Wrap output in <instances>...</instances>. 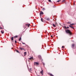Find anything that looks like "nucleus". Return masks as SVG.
Here are the masks:
<instances>
[{
	"label": "nucleus",
	"mask_w": 76,
	"mask_h": 76,
	"mask_svg": "<svg viewBox=\"0 0 76 76\" xmlns=\"http://www.w3.org/2000/svg\"><path fill=\"white\" fill-rule=\"evenodd\" d=\"M66 32L67 34H69V35H72V33L71 31L69 29H67L66 30Z\"/></svg>",
	"instance_id": "f257e3e1"
},
{
	"label": "nucleus",
	"mask_w": 76,
	"mask_h": 76,
	"mask_svg": "<svg viewBox=\"0 0 76 76\" xmlns=\"http://www.w3.org/2000/svg\"><path fill=\"white\" fill-rule=\"evenodd\" d=\"M19 49H20L21 50H24L25 51H26V50L24 48H19Z\"/></svg>",
	"instance_id": "f03ea898"
},
{
	"label": "nucleus",
	"mask_w": 76,
	"mask_h": 76,
	"mask_svg": "<svg viewBox=\"0 0 76 76\" xmlns=\"http://www.w3.org/2000/svg\"><path fill=\"white\" fill-rule=\"evenodd\" d=\"M34 64L35 65H39V63H38L37 62H35L34 63Z\"/></svg>",
	"instance_id": "7ed1b4c3"
},
{
	"label": "nucleus",
	"mask_w": 76,
	"mask_h": 76,
	"mask_svg": "<svg viewBox=\"0 0 76 76\" xmlns=\"http://www.w3.org/2000/svg\"><path fill=\"white\" fill-rule=\"evenodd\" d=\"M48 75H49V76H54V75L52 74H51L50 73H48Z\"/></svg>",
	"instance_id": "20e7f679"
},
{
	"label": "nucleus",
	"mask_w": 76,
	"mask_h": 76,
	"mask_svg": "<svg viewBox=\"0 0 76 76\" xmlns=\"http://www.w3.org/2000/svg\"><path fill=\"white\" fill-rule=\"evenodd\" d=\"M69 27H70V28H72V29H74V27L71 25H69Z\"/></svg>",
	"instance_id": "39448f33"
},
{
	"label": "nucleus",
	"mask_w": 76,
	"mask_h": 76,
	"mask_svg": "<svg viewBox=\"0 0 76 76\" xmlns=\"http://www.w3.org/2000/svg\"><path fill=\"white\" fill-rule=\"evenodd\" d=\"M43 14H44V13L42 12L41 11L40 13V15L41 16V15H43Z\"/></svg>",
	"instance_id": "423d86ee"
},
{
	"label": "nucleus",
	"mask_w": 76,
	"mask_h": 76,
	"mask_svg": "<svg viewBox=\"0 0 76 76\" xmlns=\"http://www.w3.org/2000/svg\"><path fill=\"white\" fill-rule=\"evenodd\" d=\"M1 32L2 34H4V30H2L1 31Z\"/></svg>",
	"instance_id": "0eeeda50"
},
{
	"label": "nucleus",
	"mask_w": 76,
	"mask_h": 76,
	"mask_svg": "<svg viewBox=\"0 0 76 76\" xmlns=\"http://www.w3.org/2000/svg\"><path fill=\"white\" fill-rule=\"evenodd\" d=\"M40 73L42 74V75H43V70H42V71L40 72Z\"/></svg>",
	"instance_id": "6e6552de"
},
{
	"label": "nucleus",
	"mask_w": 76,
	"mask_h": 76,
	"mask_svg": "<svg viewBox=\"0 0 76 76\" xmlns=\"http://www.w3.org/2000/svg\"><path fill=\"white\" fill-rule=\"evenodd\" d=\"M38 57L39 58V59H41V56L40 55H39L38 56Z\"/></svg>",
	"instance_id": "1a4fd4ad"
},
{
	"label": "nucleus",
	"mask_w": 76,
	"mask_h": 76,
	"mask_svg": "<svg viewBox=\"0 0 76 76\" xmlns=\"http://www.w3.org/2000/svg\"><path fill=\"white\" fill-rule=\"evenodd\" d=\"M64 28H65V29H68V28H69V27H66V26H64Z\"/></svg>",
	"instance_id": "9d476101"
},
{
	"label": "nucleus",
	"mask_w": 76,
	"mask_h": 76,
	"mask_svg": "<svg viewBox=\"0 0 76 76\" xmlns=\"http://www.w3.org/2000/svg\"><path fill=\"white\" fill-rule=\"evenodd\" d=\"M34 58H33V57H31L30 58H29V60H33Z\"/></svg>",
	"instance_id": "9b49d317"
},
{
	"label": "nucleus",
	"mask_w": 76,
	"mask_h": 76,
	"mask_svg": "<svg viewBox=\"0 0 76 76\" xmlns=\"http://www.w3.org/2000/svg\"><path fill=\"white\" fill-rule=\"evenodd\" d=\"M18 36H15L14 37V38H18Z\"/></svg>",
	"instance_id": "f8f14e48"
},
{
	"label": "nucleus",
	"mask_w": 76,
	"mask_h": 76,
	"mask_svg": "<svg viewBox=\"0 0 76 76\" xmlns=\"http://www.w3.org/2000/svg\"><path fill=\"white\" fill-rule=\"evenodd\" d=\"M53 27H56V26L54 24H53Z\"/></svg>",
	"instance_id": "ddd939ff"
},
{
	"label": "nucleus",
	"mask_w": 76,
	"mask_h": 76,
	"mask_svg": "<svg viewBox=\"0 0 76 76\" xmlns=\"http://www.w3.org/2000/svg\"><path fill=\"white\" fill-rule=\"evenodd\" d=\"M26 26H28V27H29V24H26Z\"/></svg>",
	"instance_id": "4468645a"
},
{
	"label": "nucleus",
	"mask_w": 76,
	"mask_h": 76,
	"mask_svg": "<svg viewBox=\"0 0 76 76\" xmlns=\"http://www.w3.org/2000/svg\"><path fill=\"white\" fill-rule=\"evenodd\" d=\"M42 10H43V11H44V10H45V9L44 8H43Z\"/></svg>",
	"instance_id": "2eb2a0df"
},
{
	"label": "nucleus",
	"mask_w": 76,
	"mask_h": 76,
	"mask_svg": "<svg viewBox=\"0 0 76 76\" xmlns=\"http://www.w3.org/2000/svg\"><path fill=\"white\" fill-rule=\"evenodd\" d=\"M16 52H17V53H19V51L17 50H16Z\"/></svg>",
	"instance_id": "dca6fc26"
},
{
	"label": "nucleus",
	"mask_w": 76,
	"mask_h": 76,
	"mask_svg": "<svg viewBox=\"0 0 76 76\" xmlns=\"http://www.w3.org/2000/svg\"><path fill=\"white\" fill-rule=\"evenodd\" d=\"M24 56H26V52H25L24 53Z\"/></svg>",
	"instance_id": "f3484780"
},
{
	"label": "nucleus",
	"mask_w": 76,
	"mask_h": 76,
	"mask_svg": "<svg viewBox=\"0 0 76 76\" xmlns=\"http://www.w3.org/2000/svg\"><path fill=\"white\" fill-rule=\"evenodd\" d=\"M60 1H61V0H59L58 1H57V2H58V3H59V2H60Z\"/></svg>",
	"instance_id": "a211bd4d"
},
{
	"label": "nucleus",
	"mask_w": 76,
	"mask_h": 76,
	"mask_svg": "<svg viewBox=\"0 0 76 76\" xmlns=\"http://www.w3.org/2000/svg\"><path fill=\"white\" fill-rule=\"evenodd\" d=\"M72 47H75V44H73L72 45Z\"/></svg>",
	"instance_id": "6ab92c4d"
},
{
	"label": "nucleus",
	"mask_w": 76,
	"mask_h": 76,
	"mask_svg": "<svg viewBox=\"0 0 76 76\" xmlns=\"http://www.w3.org/2000/svg\"><path fill=\"white\" fill-rule=\"evenodd\" d=\"M47 20H50V18H48L46 19Z\"/></svg>",
	"instance_id": "aec40b11"
},
{
	"label": "nucleus",
	"mask_w": 76,
	"mask_h": 76,
	"mask_svg": "<svg viewBox=\"0 0 76 76\" xmlns=\"http://www.w3.org/2000/svg\"><path fill=\"white\" fill-rule=\"evenodd\" d=\"M43 20V19L42 18H41V20L42 22H44L43 21V20Z\"/></svg>",
	"instance_id": "412c9836"
},
{
	"label": "nucleus",
	"mask_w": 76,
	"mask_h": 76,
	"mask_svg": "<svg viewBox=\"0 0 76 76\" xmlns=\"http://www.w3.org/2000/svg\"><path fill=\"white\" fill-rule=\"evenodd\" d=\"M11 40H12V41H13V37L11 38Z\"/></svg>",
	"instance_id": "4be33fe9"
},
{
	"label": "nucleus",
	"mask_w": 76,
	"mask_h": 76,
	"mask_svg": "<svg viewBox=\"0 0 76 76\" xmlns=\"http://www.w3.org/2000/svg\"><path fill=\"white\" fill-rule=\"evenodd\" d=\"M21 37H20L19 39V41H20V40H21Z\"/></svg>",
	"instance_id": "5701e85b"
},
{
	"label": "nucleus",
	"mask_w": 76,
	"mask_h": 76,
	"mask_svg": "<svg viewBox=\"0 0 76 76\" xmlns=\"http://www.w3.org/2000/svg\"><path fill=\"white\" fill-rule=\"evenodd\" d=\"M70 25H75V24L74 23H72V24H70Z\"/></svg>",
	"instance_id": "b1692460"
},
{
	"label": "nucleus",
	"mask_w": 76,
	"mask_h": 76,
	"mask_svg": "<svg viewBox=\"0 0 76 76\" xmlns=\"http://www.w3.org/2000/svg\"><path fill=\"white\" fill-rule=\"evenodd\" d=\"M0 28L1 29H3V28L1 27V26H0Z\"/></svg>",
	"instance_id": "393cba45"
},
{
	"label": "nucleus",
	"mask_w": 76,
	"mask_h": 76,
	"mask_svg": "<svg viewBox=\"0 0 76 76\" xmlns=\"http://www.w3.org/2000/svg\"><path fill=\"white\" fill-rule=\"evenodd\" d=\"M49 2H51V0H48Z\"/></svg>",
	"instance_id": "a878e982"
},
{
	"label": "nucleus",
	"mask_w": 76,
	"mask_h": 76,
	"mask_svg": "<svg viewBox=\"0 0 76 76\" xmlns=\"http://www.w3.org/2000/svg\"><path fill=\"white\" fill-rule=\"evenodd\" d=\"M22 43L23 44H25V45L26 44H25V43H23V42H22Z\"/></svg>",
	"instance_id": "bb28decb"
},
{
	"label": "nucleus",
	"mask_w": 76,
	"mask_h": 76,
	"mask_svg": "<svg viewBox=\"0 0 76 76\" xmlns=\"http://www.w3.org/2000/svg\"><path fill=\"white\" fill-rule=\"evenodd\" d=\"M64 46H62V48H64Z\"/></svg>",
	"instance_id": "cd10ccee"
},
{
	"label": "nucleus",
	"mask_w": 76,
	"mask_h": 76,
	"mask_svg": "<svg viewBox=\"0 0 76 76\" xmlns=\"http://www.w3.org/2000/svg\"><path fill=\"white\" fill-rule=\"evenodd\" d=\"M65 1V0H62V2H64Z\"/></svg>",
	"instance_id": "c85d7f7f"
},
{
	"label": "nucleus",
	"mask_w": 76,
	"mask_h": 76,
	"mask_svg": "<svg viewBox=\"0 0 76 76\" xmlns=\"http://www.w3.org/2000/svg\"><path fill=\"white\" fill-rule=\"evenodd\" d=\"M17 42H16V40H15V43H17Z\"/></svg>",
	"instance_id": "c756f323"
},
{
	"label": "nucleus",
	"mask_w": 76,
	"mask_h": 76,
	"mask_svg": "<svg viewBox=\"0 0 76 76\" xmlns=\"http://www.w3.org/2000/svg\"><path fill=\"white\" fill-rule=\"evenodd\" d=\"M30 70H32V69L30 68Z\"/></svg>",
	"instance_id": "7c9ffc66"
},
{
	"label": "nucleus",
	"mask_w": 76,
	"mask_h": 76,
	"mask_svg": "<svg viewBox=\"0 0 76 76\" xmlns=\"http://www.w3.org/2000/svg\"><path fill=\"white\" fill-rule=\"evenodd\" d=\"M57 23L56 22L55 23V24L56 25H57Z\"/></svg>",
	"instance_id": "2f4dec72"
},
{
	"label": "nucleus",
	"mask_w": 76,
	"mask_h": 76,
	"mask_svg": "<svg viewBox=\"0 0 76 76\" xmlns=\"http://www.w3.org/2000/svg\"><path fill=\"white\" fill-rule=\"evenodd\" d=\"M67 23H68V24H69V23H70L69 22H68Z\"/></svg>",
	"instance_id": "473e14b6"
},
{
	"label": "nucleus",
	"mask_w": 76,
	"mask_h": 76,
	"mask_svg": "<svg viewBox=\"0 0 76 76\" xmlns=\"http://www.w3.org/2000/svg\"><path fill=\"white\" fill-rule=\"evenodd\" d=\"M43 64L44 66V65H45V64H44V63H43Z\"/></svg>",
	"instance_id": "72a5a7b5"
},
{
	"label": "nucleus",
	"mask_w": 76,
	"mask_h": 76,
	"mask_svg": "<svg viewBox=\"0 0 76 76\" xmlns=\"http://www.w3.org/2000/svg\"><path fill=\"white\" fill-rule=\"evenodd\" d=\"M51 37H53V36H51Z\"/></svg>",
	"instance_id": "f704fd0d"
},
{
	"label": "nucleus",
	"mask_w": 76,
	"mask_h": 76,
	"mask_svg": "<svg viewBox=\"0 0 76 76\" xmlns=\"http://www.w3.org/2000/svg\"><path fill=\"white\" fill-rule=\"evenodd\" d=\"M38 76H39V75H38Z\"/></svg>",
	"instance_id": "c9c22d12"
}]
</instances>
